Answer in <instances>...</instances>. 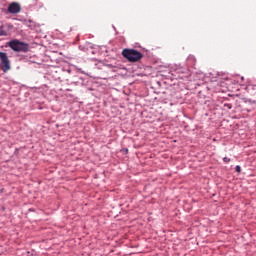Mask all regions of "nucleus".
Returning a JSON list of instances; mask_svg holds the SVG:
<instances>
[{
	"label": "nucleus",
	"instance_id": "423d86ee",
	"mask_svg": "<svg viewBox=\"0 0 256 256\" xmlns=\"http://www.w3.org/2000/svg\"><path fill=\"white\" fill-rule=\"evenodd\" d=\"M235 171H236V173H241V166L237 165L235 167Z\"/></svg>",
	"mask_w": 256,
	"mask_h": 256
},
{
	"label": "nucleus",
	"instance_id": "7ed1b4c3",
	"mask_svg": "<svg viewBox=\"0 0 256 256\" xmlns=\"http://www.w3.org/2000/svg\"><path fill=\"white\" fill-rule=\"evenodd\" d=\"M0 61H1V69L3 73H7V71L11 69V64L9 62V57H7V53L0 52Z\"/></svg>",
	"mask_w": 256,
	"mask_h": 256
},
{
	"label": "nucleus",
	"instance_id": "f257e3e1",
	"mask_svg": "<svg viewBox=\"0 0 256 256\" xmlns=\"http://www.w3.org/2000/svg\"><path fill=\"white\" fill-rule=\"evenodd\" d=\"M122 55L125 59L130 61V63H137L143 59V54L135 49H124Z\"/></svg>",
	"mask_w": 256,
	"mask_h": 256
},
{
	"label": "nucleus",
	"instance_id": "20e7f679",
	"mask_svg": "<svg viewBox=\"0 0 256 256\" xmlns=\"http://www.w3.org/2000/svg\"><path fill=\"white\" fill-rule=\"evenodd\" d=\"M7 13H11L12 15H17V13H21V4L18 2H12L8 5Z\"/></svg>",
	"mask_w": 256,
	"mask_h": 256
},
{
	"label": "nucleus",
	"instance_id": "f03ea898",
	"mask_svg": "<svg viewBox=\"0 0 256 256\" xmlns=\"http://www.w3.org/2000/svg\"><path fill=\"white\" fill-rule=\"evenodd\" d=\"M8 47H10L12 51H16V53H27L29 51V44L21 42L17 39L9 41Z\"/></svg>",
	"mask_w": 256,
	"mask_h": 256
},
{
	"label": "nucleus",
	"instance_id": "39448f33",
	"mask_svg": "<svg viewBox=\"0 0 256 256\" xmlns=\"http://www.w3.org/2000/svg\"><path fill=\"white\" fill-rule=\"evenodd\" d=\"M0 37H7V31L3 29V26H0Z\"/></svg>",
	"mask_w": 256,
	"mask_h": 256
},
{
	"label": "nucleus",
	"instance_id": "0eeeda50",
	"mask_svg": "<svg viewBox=\"0 0 256 256\" xmlns=\"http://www.w3.org/2000/svg\"><path fill=\"white\" fill-rule=\"evenodd\" d=\"M223 161H224V163H229V161H231V159H229L228 157H224Z\"/></svg>",
	"mask_w": 256,
	"mask_h": 256
}]
</instances>
